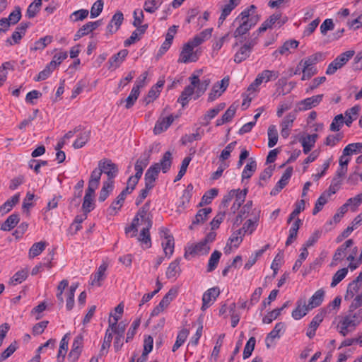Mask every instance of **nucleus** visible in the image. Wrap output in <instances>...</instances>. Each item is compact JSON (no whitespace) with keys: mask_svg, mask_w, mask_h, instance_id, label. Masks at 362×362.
I'll return each instance as SVG.
<instances>
[{"mask_svg":"<svg viewBox=\"0 0 362 362\" xmlns=\"http://www.w3.org/2000/svg\"><path fill=\"white\" fill-rule=\"evenodd\" d=\"M259 20L260 16L257 13V7L255 5H250L235 18L233 25H238V26L233 32V37L236 39H243V36L255 26Z\"/></svg>","mask_w":362,"mask_h":362,"instance_id":"obj_1","label":"nucleus"},{"mask_svg":"<svg viewBox=\"0 0 362 362\" xmlns=\"http://www.w3.org/2000/svg\"><path fill=\"white\" fill-rule=\"evenodd\" d=\"M189 80L190 81V84L184 88L177 99V103H180L182 107H185L188 104L191 96L194 93L196 95L194 100L202 96L210 84L209 79H204L201 81L199 78V76L194 74H192L189 78Z\"/></svg>","mask_w":362,"mask_h":362,"instance_id":"obj_2","label":"nucleus"},{"mask_svg":"<svg viewBox=\"0 0 362 362\" xmlns=\"http://www.w3.org/2000/svg\"><path fill=\"white\" fill-rule=\"evenodd\" d=\"M362 322V308L351 309L349 306L347 314L342 317L337 325L338 332L345 337L349 332L355 330Z\"/></svg>","mask_w":362,"mask_h":362,"instance_id":"obj_3","label":"nucleus"},{"mask_svg":"<svg viewBox=\"0 0 362 362\" xmlns=\"http://www.w3.org/2000/svg\"><path fill=\"white\" fill-rule=\"evenodd\" d=\"M279 72L273 70H264L259 73L255 81L248 86L247 91H255L263 82L267 83L272 80H275L279 77Z\"/></svg>","mask_w":362,"mask_h":362,"instance_id":"obj_4","label":"nucleus"},{"mask_svg":"<svg viewBox=\"0 0 362 362\" xmlns=\"http://www.w3.org/2000/svg\"><path fill=\"white\" fill-rule=\"evenodd\" d=\"M139 223L144 227L141 230L138 240L145 245L146 248L151 247V240L149 230L153 226L152 216L141 218Z\"/></svg>","mask_w":362,"mask_h":362,"instance_id":"obj_5","label":"nucleus"},{"mask_svg":"<svg viewBox=\"0 0 362 362\" xmlns=\"http://www.w3.org/2000/svg\"><path fill=\"white\" fill-rule=\"evenodd\" d=\"M98 167L100 168L103 173L107 176L106 181L114 182V178L117 175L118 168L111 160L104 158L98 162Z\"/></svg>","mask_w":362,"mask_h":362,"instance_id":"obj_6","label":"nucleus"},{"mask_svg":"<svg viewBox=\"0 0 362 362\" xmlns=\"http://www.w3.org/2000/svg\"><path fill=\"white\" fill-rule=\"evenodd\" d=\"M194 48L188 42L185 43L180 54L178 62L187 64L197 62L199 59L198 50L194 51Z\"/></svg>","mask_w":362,"mask_h":362,"instance_id":"obj_7","label":"nucleus"},{"mask_svg":"<svg viewBox=\"0 0 362 362\" xmlns=\"http://www.w3.org/2000/svg\"><path fill=\"white\" fill-rule=\"evenodd\" d=\"M210 250L209 246L204 241L202 240L195 245H191L185 249L184 257L187 259L189 255H203L209 252Z\"/></svg>","mask_w":362,"mask_h":362,"instance_id":"obj_8","label":"nucleus"},{"mask_svg":"<svg viewBox=\"0 0 362 362\" xmlns=\"http://www.w3.org/2000/svg\"><path fill=\"white\" fill-rule=\"evenodd\" d=\"M219 294L220 289L217 286L211 288L205 291L202 296V310L204 311L209 308L216 300Z\"/></svg>","mask_w":362,"mask_h":362,"instance_id":"obj_9","label":"nucleus"},{"mask_svg":"<svg viewBox=\"0 0 362 362\" xmlns=\"http://www.w3.org/2000/svg\"><path fill=\"white\" fill-rule=\"evenodd\" d=\"M30 22H22L18 26L16 27L15 31L11 35V38L6 40V43L9 45L20 43L22 37L25 35L28 28L30 26Z\"/></svg>","mask_w":362,"mask_h":362,"instance_id":"obj_10","label":"nucleus"},{"mask_svg":"<svg viewBox=\"0 0 362 362\" xmlns=\"http://www.w3.org/2000/svg\"><path fill=\"white\" fill-rule=\"evenodd\" d=\"M160 171V166L159 163H154L146 170L144 180L145 185H147V188H153Z\"/></svg>","mask_w":362,"mask_h":362,"instance_id":"obj_11","label":"nucleus"},{"mask_svg":"<svg viewBox=\"0 0 362 362\" xmlns=\"http://www.w3.org/2000/svg\"><path fill=\"white\" fill-rule=\"evenodd\" d=\"M296 308L292 311L291 316L293 319L298 320L306 315L310 310L306 304L305 298H300L296 303Z\"/></svg>","mask_w":362,"mask_h":362,"instance_id":"obj_12","label":"nucleus"},{"mask_svg":"<svg viewBox=\"0 0 362 362\" xmlns=\"http://www.w3.org/2000/svg\"><path fill=\"white\" fill-rule=\"evenodd\" d=\"M286 329V325L284 322H280L275 325L274 329L267 334L265 342L267 348H269L271 346V343L275 339H279L281 335L284 334Z\"/></svg>","mask_w":362,"mask_h":362,"instance_id":"obj_13","label":"nucleus"},{"mask_svg":"<svg viewBox=\"0 0 362 362\" xmlns=\"http://www.w3.org/2000/svg\"><path fill=\"white\" fill-rule=\"evenodd\" d=\"M354 245V240L352 239H349L346 240L341 246H339L337 250L335 251L332 262L331 263V266L334 267L337 265V262L338 261H341L343 258L346 255V250L351 247Z\"/></svg>","mask_w":362,"mask_h":362,"instance_id":"obj_14","label":"nucleus"},{"mask_svg":"<svg viewBox=\"0 0 362 362\" xmlns=\"http://www.w3.org/2000/svg\"><path fill=\"white\" fill-rule=\"evenodd\" d=\"M124 20V16L123 13L118 11H117L113 16L112 17V19L110 20V23H108L107 26V33L112 35L115 33H116L119 28H120L122 22Z\"/></svg>","mask_w":362,"mask_h":362,"instance_id":"obj_15","label":"nucleus"},{"mask_svg":"<svg viewBox=\"0 0 362 362\" xmlns=\"http://www.w3.org/2000/svg\"><path fill=\"white\" fill-rule=\"evenodd\" d=\"M323 95H316L301 100L298 104V109L300 111L310 110L316 107L322 100Z\"/></svg>","mask_w":362,"mask_h":362,"instance_id":"obj_16","label":"nucleus"},{"mask_svg":"<svg viewBox=\"0 0 362 362\" xmlns=\"http://www.w3.org/2000/svg\"><path fill=\"white\" fill-rule=\"evenodd\" d=\"M127 54L128 50L124 49L118 52L117 54L112 55L108 60V69L115 70L124 62Z\"/></svg>","mask_w":362,"mask_h":362,"instance_id":"obj_17","label":"nucleus"},{"mask_svg":"<svg viewBox=\"0 0 362 362\" xmlns=\"http://www.w3.org/2000/svg\"><path fill=\"white\" fill-rule=\"evenodd\" d=\"M175 117L170 115L166 117L159 118L154 127L153 133L155 134H160L165 131L173 122Z\"/></svg>","mask_w":362,"mask_h":362,"instance_id":"obj_18","label":"nucleus"},{"mask_svg":"<svg viewBox=\"0 0 362 362\" xmlns=\"http://www.w3.org/2000/svg\"><path fill=\"white\" fill-rule=\"evenodd\" d=\"M148 27V24L142 25L140 27H136V30H135L132 33L131 36L128 39L124 40V47H129L130 45L134 44L136 41H139L141 38V35L145 33Z\"/></svg>","mask_w":362,"mask_h":362,"instance_id":"obj_19","label":"nucleus"},{"mask_svg":"<svg viewBox=\"0 0 362 362\" xmlns=\"http://www.w3.org/2000/svg\"><path fill=\"white\" fill-rule=\"evenodd\" d=\"M107 265L106 264H102L98 269L97 272L92 274L90 276L91 285L100 286L102 281H103L106 277L105 272L107 270Z\"/></svg>","mask_w":362,"mask_h":362,"instance_id":"obj_20","label":"nucleus"},{"mask_svg":"<svg viewBox=\"0 0 362 362\" xmlns=\"http://www.w3.org/2000/svg\"><path fill=\"white\" fill-rule=\"evenodd\" d=\"M318 135L317 134H308L306 136L300 138L299 141L303 148V151L305 154H308L313 147L315 146Z\"/></svg>","mask_w":362,"mask_h":362,"instance_id":"obj_21","label":"nucleus"},{"mask_svg":"<svg viewBox=\"0 0 362 362\" xmlns=\"http://www.w3.org/2000/svg\"><path fill=\"white\" fill-rule=\"evenodd\" d=\"M281 17V12H275L262 23L261 26L257 30V32L258 33H262L265 32L267 29L272 28L273 25H274L275 23H277V21L280 20Z\"/></svg>","mask_w":362,"mask_h":362,"instance_id":"obj_22","label":"nucleus"},{"mask_svg":"<svg viewBox=\"0 0 362 362\" xmlns=\"http://www.w3.org/2000/svg\"><path fill=\"white\" fill-rule=\"evenodd\" d=\"M240 0H229L222 8L221 16L218 18L219 23H223L226 17L230 15L231 11L239 5Z\"/></svg>","mask_w":362,"mask_h":362,"instance_id":"obj_23","label":"nucleus"},{"mask_svg":"<svg viewBox=\"0 0 362 362\" xmlns=\"http://www.w3.org/2000/svg\"><path fill=\"white\" fill-rule=\"evenodd\" d=\"M211 211L212 209L210 207L199 209L197 211L194 219L192 221V225L189 226V229H192L194 225L204 223L207 220L208 215L211 214Z\"/></svg>","mask_w":362,"mask_h":362,"instance_id":"obj_24","label":"nucleus"},{"mask_svg":"<svg viewBox=\"0 0 362 362\" xmlns=\"http://www.w3.org/2000/svg\"><path fill=\"white\" fill-rule=\"evenodd\" d=\"M325 296V291L322 289L317 290L310 298L308 303L307 304L308 306V309H313L320 306Z\"/></svg>","mask_w":362,"mask_h":362,"instance_id":"obj_25","label":"nucleus"},{"mask_svg":"<svg viewBox=\"0 0 362 362\" xmlns=\"http://www.w3.org/2000/svg\"><path fill=\"white\" fill-rule=\"evenodd\" d=\"M19 221V215L17 214H12L1 224V230L4 231H10L17 226Z\"/></svg>","mask_w":362,"mask_h":362,"instance_id":"obj_26","label":"nucleus"},{"mask_svg":"<svg viewBox=\"0 0 362 362\" xmlns=\"http://www.w3.org/2000/svg\"><path fill=\"white\" fill-rule=\"evenodd\" d=\"M151 153H152L151 149L145 151L141 155L139 158L136 160L135 165H134V169L144 171V168H146V166L149 163Z\"/></svg>","mask_w":362,"mask_h":362,"instance_id":"obj_27","label":"nucleus"},{"mask_svg":"<svg viewBox=\"0 0 362 362\" xmlns=\"http://www.w3.org/2000/svg\"><path fill=\"white\" fill-rule=\"evenodd\" d=\"M237 190L238 192L234 197L235 200L230 208V210L233 213H235V211L239 209L242 204L245 202L247 193V188H245L243 190L238 189Z\"/></svg>","mask_w":362,"mask_h":362,"instance_id":"obj_28","label":"nucleus"},{"mask_svg":"<svg viewBox=\"0 0 362 362\" xmlns=\"http://www.w3.org/2000/svg\"><path fill=\"white\" fill-rule=\"evenodd\" d=\"M20 194L17 193L11 199H8L4 204L0 206V216L9 212L13 207L19 202Z\"/></svg>","mask_w":362,"mask_h":362,"instance_id":"obj_29","label":"nucleus"},{"mask_svg":"<svg viewBox=\"0 0 362 362\" xmlns=\"http://www.w3.org/2000/svg\"><path fill=\"white\" fill-rule=\"evenodd\" d=\"M180 258H177L169 264L166 271V277L168 279L176 278L180 274L181 272L180 267Z\"/></svg>","mask_w":362,"mask_h":362,"instance_id":"obj_30","label":"nucleus"},{"mask_svg":"<svg viewBox=\"0 0 362 362\" xmlns=\"http://www.w3.org/2000/svg\"><path fill=\"white\" fill-rule=\"evenodd\" d=\"M257 167V162L252 158L249 159V163L245 166L242 173V180L245 179H250L254 173L256 171Z\"/></svg>","mask_w":362,"mask_h":362,"instance_id":"obj_31","label":"nucleus"},{"mask_svg":"<svg viewBox=\"0 0 362 362\" xmlns=\"http://www.w3.org/2000/svg\"><path fill=\"white\" fill-rule=\"evenodd\" d=\"M91 132L90 130H86L83 132L80 133L76 139L73 144V147L75 149H78L84 146L86 143L89 141L90 137Z\"/></svg>","mask_w":362,"mask_h":362,"instance_id":"obj_32","label":"nucleus"},{"mask_svg":"<svg viewBox=\"0 0 362 362\" xmlns=\"http://www.w3.org/2000/svg\"><path fill=\"white\" fill-rule=\"evenodd\" d=\"M114 188V182L105 181L103 185L100 189V194L98 197V201L103 202L112 192Z\"/></svg>","mask_w":362,"mask_h":362,"instance_id":"obj_33","label":"nucleus"},{"mask_svg":"<svg viewBox=\"0 0 362 362\" xmlns=\"http://www.w3.org/2000/svg\"><path fill=\"white\" fill-rule=\"evenodd\" d=\"M172 153L170 151H166L163 154L160 163H158L160 166V170H162L163 173H166L170 170L172 165Z\"/></svg>","mask_w":362,"mask_h":362,"instance_id":"obj_34","label":"nucleus"},{"mask_svg":"<svg viewBox=\"0 0 362 362\" xmlns=\"http://www.w3.org/2000/svg\"><path fill=\"white\" fill-rule=\"evenodd\" d=\"M140 88H141L140 85L133 86L129 95L125 100V101H126L125 107L127 109L131 108L134 105L135 102L136 101V100L139 95V93H140L139 89Z\"/></svg>","mask_w":362,"mask_h":362,"instance_id":"obj_35","label":"nucleus"},{"mask_svg":"<svg viewBox=\"0 0 362 362\" xmlns=\"http://www.w3.org/2000/svg\"><path fill=\"white\" fill-rule=\"evenodd\" d=\"M359 111L360 107L358 105H356L352 107L351 108L348 109L345 112V124L346 126L350 127L353 121L356 119Z\"/></svg>","mask_w":362,"mask_h":362,"instance_id":"obj_36","label":"nucleus"},{"mask_svg":"<svg viewBox=\"0 0 362 362\" xmlns=\"http://www.w3.org/2000/svg\"><path fill=\"white\" fill-rule=\"evenodd\" d=\"M260 211H257L252 219H248L243 225L244 233L249 232L250 234L256 229L259 221Z\"/></svg>","mask_w":362,"mask_h":362,"instance_id":"obj_37","label":"nucleus"},{"mask_svg":"<svg viewBox=\"0 0 362 362\" xmlns=\"http://www.w3.org/2000/svg\"><path fill=\"white\" fill-rule=\"evenodd\" d=\"M218 189L216 188H213L206 191L202 196V200L199 204V206H202L203 205L211 204L212 200L218 195Z\"/></svg>","mask_w":362,"mask_h":362,"instance_id":"obj_38","label":"nucleus"},{"mask_svg":"<svg viewBox=\"0 0 362 362\" xmlns=\"http://www.w3.org/2000/svg\"><path fill=\"white\" fill-rule=\"evenodd\" d=\"M221 255H222L221 252L218 250H215L212 252V254L211 255V257L209 259V263H208V267H207L208 272H211L214 271L217 267V265L218 264V262L221 257Z\"/></svg>","mask_w":362,"mask_h":362,"instance_id":"obj_39","label":"nucleus"},{"mask_svg":"<svg viewBox=\"0 0 362 362\" xmlns=\"http://www.w3.org/2000/svg\"><path fill=\"white\" fill-rule=\"evenodd\" d=\"M46 243L40 241L34 243L29 250V257L34 258L38 256L45 249Z\"/></svg>","mask_w":362,"mask_h":362,"instance_id":"obj_40","label":"nucleus"},{"mask_svg":"<svg viewBox=\"0 0 362 362\" xmlns=\"http://www.w3.org/2000/svg\"><path fill=\"white\" fill-rule=\"evenodd\" d=\"M268 146L274 147L278 141V132L275 125H270L268 128Z\"/></svg>","mask_w":362,"mask_h":362,"instance_id":"obj_41","label":"nucleus"},{"mask_svg":"<svg viewBox=\"0 0 362 362\" xmlns=\"http://www.w3.org/2000/svg\"><path fill=\"white\" fill-rule=\"evenodd\" d=\"M189 334V330L187 329H182L180 330L177 336L175 343L173 346L172 351L175 352L177 350L185 341Z\"/></svg>","mask_w":362,"mask_h":362,"instance_id":"obj_42","label":"nucleus"},{"mask_svg":"<svg viewBox=\"0 0 362 362\" xmlns=\"http://www.w3.org/2000/svg\"><path fill=\"white\" fill-rule=\"evenodd\" d=\"M168 238L169 239L165 240V242L162 243V247L165 256L170 258L174 252L175 240L173 236H168Z\"/></svg>","mask_w":362,"mask_h":362,"instance_id":"obj_43","label":"nucleus"},{"mask_svg":"<svg viewBox=\"0 0 362 362\" xmlns=\"http://www.w3.org/2000/svg\"><path fill=\"white\" fill-rule=\"evenodd\" d=\"M323 59L322 54L320 52H317L314 54H312L305 59L304 60H301L299 63V65H308V66H315L317 62L322 61Z\"/></svg>","mask_w":362,"mask_h":362,"instance_id":"obj_44","label":"nucleus"},{"mask_svg":"<svg viewBox=\"0 0 362 362\" xmlns=\"http://www.w3.org/2000/svg\"><path fill=\"white\" fill-rule=\"evenodd\" d=\"M52 40L53 37L52 35H46L44 37H41L35 42L34 47L32 49L42 50L52 42Z\"/></svg>","mask_w":362,"mask_h":362,"instance_id":"obj_45","label":"nucleus"},{"mask_svg":"<svg viewBox=\"0 0 362 362\" xmlns=\"http://www.w3.org/2000/svg\"><path fill=\"white\" fill-rule=\"evenodd\" d=\"M42 0H35L33 3H31L26 11V16L29 18H34L37 13L40 11V6L42 5Z\"/></svg>","mask_w":362,"mask_h":362,"instance_id":"obj_46","label":"nucleus"},{"mask_svg":"<svg viewBox=\"0 0 362 362\" xmlns=\"http://www.w3.org/2000/svg\"><path fill=\"white\" fill-rule=\"evenodd\" d=\"M362 152V143H352L347 145L343 150L344 156Z\"/></svg>","mask_w":362,"mask_h":362,"instance_id":"obj_47","label":"nucleus"},{"mask_svg":"<svg viewBox=\"0 0 362 362\" xmlns=\"http://www.w3.org/2000/svg\"><path fill=\"white\" fill-rule=\"evenodd\" d=\"M348 268L339 269L333 276L330 286L334 288L341 282L348 274Z\"/></svg>","mask_w":362,"mask_h":362,"instance_id":"obj_48","label":"nucleus"},{"mask_svg":"<svg viewBox=\"0 0 362 362\" xmlns=\"http://www.w3.org/2000/svg\"><path fill=\"white\" fill-rule=\"evenodd\" d=\"M250 55V51L243 46L240 47L238 51L234 55V62L240 64L247 59Z\"/></svg>","mask_w":362,"mask_h":362,"instance_id":"obj_49","label":"nucleus"},{"mask_svg":"<svg viewBox=\"0 0 362 362\" xmlns=\"http://www.w3.org/2000/svg\"><path fill=\"white\" fill-rule=\"evenodd\" d=\"M163 0H146L144 2V9L150 13H154L162 4Z\"/></svg>","mask_w":362,"mask_h":362,"instance_id":"obj_50","label":"nucleus"},{"mask_svg":"<svg viewBox=\"0 0 362 362\" xmlns=\"http://www.w3.org/2000/svg\"><path fill=\"white\" fill-rule=\"evenodd\" d=\"M362 203V193H360L355 196L354 197L349 198L347 199L346 202L344 204L346 207L351 206V209L352 211H356L357 208Z\"/></svg>","mask_w":362,"mask_h":362,"instance_id":"obj_51","label":"nucleus"},{"mask_svg":"<svg viewBox=\"0 0 362 362\" xmlns=\"http://www.w3.org/2000/svg\"><path fill=\"white\" fill-rule=\"evenodd\" d=\"M361 285L355 284V282H351L347 286L346 293L344 296L345 300H349L354 298L356 293L359 291Z\"/></svg>","mask_w":362,"mask_h":362,"instance_id":"obj_52","label":"nucleus"},{"mask_svg":"<svg viewBox=\"0 0 362 362\" xmlns=\"http://www.w3.org/2000/svg\"><path fill=\"white\" fill-rule=\"evenodd\" d=\"M255 343H256V339L254 337H251L248 339V341H247V343L245 346L244 351H243V356L244 359L249 358L252 355V353L255 346Z\"/></svg>","mask_w":362,"mask_h":362,"instance_id":"obj_53","label":"nucleus"},{"mask_svg":"<svg viewBox=\"0 0 362 362\" xmlns=\"http://www.w3.org/2000/svg\"><path fill=\"white\" fill-rule=\"evenodd\" d=\"M329 197H327V192H324L320 196V197L317 199L315 204V207L313 210V215H316L318 212H320L324 205L327 202V198Z\"/></svg>","mask_w":362,"mask_h":362,"instance_id":"obj_54","label":"nucleus"},{"mask_svg":"<svg viewBox=\"0 0 362 362\" xmlns=\"http://www.w3.org/2000/svg\"><path fill=\"white\" fill-rule=\"evenodd\" d=\"M305 201L301 199L296 204V209L290 214L287 223H290L301 211L305 209Z\"/></svg>","mask_w":362,"mask_h":362,"instance_id":"obj_55","label":"nucleus"},{"mask_svg":"<svg viewBox=\"0 0 362 362\" xmlns=\"http://www.w3.org/2000/svg\"><path fill=\"white\" fill-rule=\"evenodd\" d=\"M28 270L22 269L17 272L11 279V283L13 285L22 283L28 277Z\"/></svg>","mask_w":362,"mask_h":362,"instance_id":"obj_56","label":"nucleus"},{"mask_svg":"<svg viewBox=\"0 0 362 362\" xmlns=\"http://www.w3.org/2000/svg\"><path fill=\"white\" fill-rule=\"evenodd\" d=\"M92 31H93V30L91 26V24L90 22H88L87 23L83 25L81 28H79L78 30L76 32V33L74 35V40H78L81 37L87 35Z\"/></svg>","mask_w":362,"mask_h":362,"instance_id":"obj_57","label":"nucleus"},{"mask_svg":"<svg viewBox=\"0 0 362 362\" xmlns=\"http://www.w3.org/2000/svg\"><path fill=\"white\" fill-rule=\"evenodd\" d=\"M342 183L341 179L339 177H333L329 189L327 192V197H330L332 194H335L340 188Z\"/></svg>","mask_w":362,"mask_h":362,"instance_id":"obj_58","label":"nucleus"},{"mask_svg":"<svg viewBox=\"0 0 362 362\" xmlns=\"http://www.w3.org/2000/svg\"><path fill=\"white\" fill-rule=\"evenodd\" d=\"M160 92V90L158 89L157 86L151 87V88L148 90L146 97H145L144 99L145 105H147L156 100L158 97Z\"/></svg>","mask_w":362,"mask_h":362,"instance_id":"obj_59","label":"nucleus"},{"mask_svg":"<svg viewBox=\"0 0 362 362\" xmlns=\"http://www.w3.org/2000/svg\"><path fill=\"white\" fill-rule=\"evenodd\" d=\"M298 41L296 40H290L286 41L281 47L277 50L281 54H284L288 52L291 48H296L298 46Z\"/></svg>","mask_w":362,"mask_h":362,"instance_id":"obj_60","label":"nucleus"},{"mask_svg":"<svg viewBox=\"0 0 362 362\" xmlns=\"http://www.w3.org/2000/svg\"><path fill=\"white\" fill-rule=\"evenodd\" d=\"M303 76L301 79L303 81L310 78L313 76L317 74V69L315 66H308L303 64Z\"/></svg>","mask_w":362,"mask_h":362,"instance_id":"obj_61","label":"nucleus"},{"mask_svg":"<svg viewBox=\"0 0 362 362\" xmlns=\"http://www.w3.org/2000/svg\"><path fill=\"white\" fill-rule=\"evenodd\" d=\"M104 2L103 0H97L92 6L90 9V18L98 17L103 11Z\"/></svg>","mask_w":362,"mask_h":362,"instance_id":"obj_62","label":"nucleus"},{"mask_svg":"<svg viewBox=\"0 0 362 362\" xmlns=\"http://www.w3.org/2000/svg\"><path fill=\"white\" fill-rule=\"evenodd\" d=\"M21 18V10L19 6H16L15 9L6 18L11 25L16 24Z\"/></svg>","mask_w":362,"mask_h":362,"instance_id":"obj_63","label":"nucleus"},{"mask_svg":"<svg viewBox=\"0 0 362 362\" xmlns=\"http://www.w3.org/2000/svg\"><path fill=\"white\" fill-rule=\"evenodd\" d=\"M354 53L355 52L354 50H349L341 53L335 59L343 66L349 62V59H351L353 57Z\"/></svg>","mask_w":362,"mask_h":362,"instance_id":"obj_64","label":"nucleus"}]
</instances>
